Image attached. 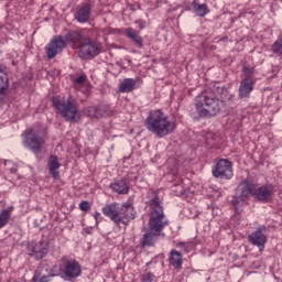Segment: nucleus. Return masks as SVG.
Returning a JSON list of instances; mask_svg holds the SVG:
<instances>
[{
    "label": "nucleus",
    "mask_w": 282,
    "mask_h": 282,
    "mask_svg": "<svg viewBox=\"0 0 282 282\" xmlns=\"http://www.w3.org/2000/svg\"><path fill=\"white\" fill-rule=\"evenodd\" d=\"M166 226H169V220L164 215V208L160 205V197L154 196L150 200L149 229L141 240V246L143 248L155 246L158 237L162 235V230H164Z\"/></svg>",
    "instance_id": "nucleus-1"
},
{
    "label": "nucleus",
    "mask_w": 282,
    "mask_h": 282,
    "mask_svg": "<svg viewBox=\"0 0 282 282\" xmlns=\"http://www.w3.org/2000/svg\"><path fill=\"white\" fill-rule=\"evenodd\" d=\"M66 41L70 42L73 50H78L79 57L83 61H90L102 54V43L98 40L90 39L78 31H69L66 34Z\"/></svg>",
    "instance_id": "nucleus-2"
},
{
    "label": "nucleus",
    "mask_w": 282,
    "mask_h": 282,
    "mask_svg": "<svg viewBox=\"0 0 282 282\" xmlns=\"http://www.w3.org/2000/svg\"><path fill=\"white\" fill-rule=\"evenodd\" d=\"M101 213L118 227H120V224L129 226V221L135 219L137 215L135 207L131 202H126L121 205L120 203L107 204L101 208Z\"/></svg>",
    "instance_id": "nucleus-3"
},
{
    "label": "nucleus",
    "mask_w": 282,
    "mask_h": 282,
    "mask_svg": "<svg viewBox=\"0 0 282 282\" xmlns=\"http://www.w3.org/2000/svg\"><path fill=\"white\" fill-rule=\"evenodd\" d=\"M177 124L174 120L169 119V116L162 110H152L145 119V129L158 138H165L176 129Z\"/></svg>",
    "instance_id": "nucleus-4"
},
{
    "label": "nucleus",
    "mask_w": 282,
    "mask_h": 282,
    "mask_svg": "<svg viewBox=\"0 0 282 282\" xmlns=\"http://www.w3.org/2000/svg\"><path fill=\"white\" fill-rule=\"evenodd\" d=\"M224 100L203 94L196 97L195 110L198 118H213L221 111Z\"/></svg>",
    "instance_id": "nucleus-5"
},
{
    "label": "nucleus",
    "mask_w": 282,
    "mask_h": 282,
    "mask_svg": "<svg viewBox=\"0 0 282 282\" xmlns=\"http://www.w3.org/2000/svg\"><path fill=\"white\" fill-rule=\"evenodd\" d=\"M53 107L66 120V122H80V112L78 111V102L69 96L66 100H61L58 97L52 98Z\"/></svg>",
    "instance_id": "nucleus-6"
},
{
    "label": "nucleus",
    "mask_w": 282,
    "mask_h": 282,
    "mask_svg": "<svg viewBox=\"0 0 282 282\" xmlns=\"http://www.w3.org/2000/svg\"><path fill=\"white\" fill-rule=\"evenodd\" d=\"M23 147L32 151L35 155H39L43 147H45V137L39 130L28 129L24 133Z\"/></svg>",
    "instance_id": "nucleus-7"
},
{
    "label": "nucleus",
    "mask_w": 282,
    "mask_h": 282,
    "mask_svg": "<svg viewBox=\"0 0 282 282\" xmlns=\"http://www.w3.org/2000/svg\"><path fill=\"white\" fill-rule=\"evenodd\" d=\"M59 272L66 275L67 279H78V276L83 274V269L78 261L69 259L67 257H63L61 259Z\"/></svg>",
    "instance_id": "nucleus-8"
},
{
    "label": "nucleus",
    "mask_w": 282,
    "mask_h": 282,
    "mask_svg": "<svg viewBox=\"0 0 282 282\" xmlns=\"http://www.w3.org/2000/svg\"><path fill=\"white\" fill-rule=\"evenodd\" d=\"M72 45L70 41H67V35L63 37V35H55L50 43L46 45V56L52 59L56 57L57 54H61L65 47Z\"/></svg>",
    "instance_id": "nucleus-9"
},
{
    "label": "nucleus",
    "mask_w": 282,
    "mask_h": 282,
    "mask_svg": "<svg viewBox=\"0 0 282 282\" xmlns=\"http://www.w3.org/2000/svg\"><path fill=\"white\" fill-rule=\"evenodd\" d=\"M238 191L240 196L235 197L232 200L236 213H239L240 206H243L250 196L254 197V184L241 183L238 186Z\"/></svg>",
    "instance_id": "nucleus-10"
},
{
    "label": "nucleus",
    "mask_w": 282,
    "mask_h": 282,
    "mask_svg": "<svg viewBox=\"0 0 282 282\" xmlns=\"http://www.w3.org/2000/svg\"><path fill=\"white\" fill-rule=\"evenodd\" d=\"M26 251L30 257H33L36 261H41V259L47 257L50 245L45 240L31 241L28 243Z\"/></svg>",
    "instance_id": "nucleus-11"
},
{
    "label": "nucleus",
    "mask_w": 282,
    "mask_h": 282,
    "mask_svg": "<svg viewBox=\"0 0 282 282\" xmlns=\"http://www.w3.org/2000/svg\"><path fill=\"white\" fill-rule=\"evenodd\" d=\"M213 175L214 177H220V180H231L232 163L226 159H220L213 170Z\"/></svg>",
    "instance_id": "nucleus-12"
},
{
    "label": "nucleus",
    "mask_w": 282,
    "mask_h": 282,
    "mask_svg": "<svg viewBox=\"0 0 282 282\" xmlns=\"http://www.w3.org/2000/svg\"><path fill=\"white\" fill-rule=\"evenodd\" d=\"M272 195H274V186L272 185H262L253 187V197L258 199V202H262L263 204H268L270 199H272Z\"/></svg>",
    "instance_id": "nucleus-13"
},
{
    "label": "nucleus",
    "mask_w": 282,
    "mask_h": 282,
    "mask_svg": "<svg viewBox=\"0 0 282 282\" xmlns=\"http://www.w3.org/2000/svg\"><path fill=\"white\" fill-rule=\"evenodd\" d=\"M263 230H265V226L259 227L248 237L250 243H252V246H257L260 252H263V250L265 249V243H268V237H265Z\"/></svg>",
    "instance_id": "nucleus-14"
},
{
    "label": "nucleus",
    "mask_w": 282,
    "mask_h": 282,
    "mask_svg": "<svg viewBox=\"0 0 282 282\" xmlns=\"http://www.w3.org/2000/svg\"><path fill=\"white\" fill-rule=\"evenodd\" d=\"M91 17V4L84 2L77 7L75 19L78 23H87Z\"/></svg>",
    "instance_id": "nucleus-15"
},
{
    "label": "nucleus",
    "mask_w": 282,
    "mask_h": 282,
    "mask_svg": "<svg viewBox=\"0 0 282 282\" xmlns=\"http://www.w3.org/2000/svg\"><path fill=\"white\" fill-rule=\"evenodd\" d=\"M47 167L48 173L53 177V180H58L61 177V172H58V169H61V162H58V156L54 154L50 155L47 160Z\"/></svg>",
    "instance_id": "nucleus-16"
},
{
    "label": "nucleus",
    "mask_w": 282,
    "mask_h": 282,
    "mask_svg": "<svg viewBox=\"0 0 282 282\" xmlns=\"http://www.w3.org/2000/svg\"><path fill=\"white\" fill-rule=\"evenodd\" d=\"M254 79H242L239 86V98H249L254 90Z\"/></svg>",
    "instance_id": "nucleus-17"
},
{
    "label": "nucleus",
    "mask_w": 282,
    "mask_h": 282,
    "mask_svg": "<svg viewBox=\"0 0 282 282\" xmlns=\"http://www.w3.org/2000/svg\"><path fill=\"white\" fill-rule=\"evenodd\" d=\"M124 34L128 39H130V41L134 43V45H137V47H139V50L144 47V40L142 39L140 32L135 31V29L128 28L124 30Z\"/></svg>",
    "instance_id": "nucleus-18"
},
{
    "label": "nucleus",
    "mask_w": 282,
    "mask_h": 282,
    "mask_svg": "<svg viewBox=\"0 0 282 282\" xmlns=\"http://www.w3.org/2000/svg\"><path fill=\"white\" fill-rule=\"evenodd\" d=\"M110 188L113 193H117V195H127L129 193V185L124 178L111 183Z\"/></svg>",
    "instance_id": "nucleus-19"
},
{
    "label": "nucleus",
    "mask_w": 282,
    "mask_h": 282,
    "mask_svg": "<svg viewBox=\"0 0 282 282\" xmlns=\"http://www.w3.org/2000/svg\"><path fill=\"white\" fill-rule=\"evenodd\" d=\"M12 213H14V206H9L0 210V230L10 224V219H12Z\"/></svg>",
    "instance_id": "nucleus-20"
},
{
    "label": "nucleus",
    "mask_w": 282,
    "mask_h": 282,
    "mask_svg": "<svg viewBox=\"0 0 282 282\" xmlns=\"http://www.w3.org/2000/svg\"><path fill=\"white\" fill-rule=\"evenodd\" d=\"M193 11L196 17L204 18L206 14H210V9H208V4L199 3V1L194 0L192 2Z\"/></svg>",
    "instance_id": "nucleus-21"
},
{
    "label": "nucleus",
    "mask_w": 282,
    "mask_h": 282,
    "mask_svg": "<svg viewBox=\"0 0 282 282\" xmlns=\"http://www.w3.org/2000/svg\"><path fill=\"white\" fill-rule=\"evenodd\" d=\"M137 82L133 78H124L119 85L121 94H131L135 89Z\"/></svg>",
    "instance_id": "nucleus-22"
},
{
    "label": "nucleus",
    "mask_w": 282,
    "mask_h": 282,
    "mask_svg": "<svg viewBox=\"0 0 282 282\" xmlns=\"http://www.w3.org/2000/svg\"><path fill=\"white\" fill-rule=\"evenodd\" d=\"M169 261H170V265H173L175 270L182 269L183 257H182V253L178 252L177 250L173 249L170 252Z\"/></svg>",
    "instance_id": "nucleus-23"
},
{
    "label": "nucleus",
    "mask_w": 282,
    "mask_h": 282,
    "mask_svg": "<svg viewBox=\"0 0 282 282\" xmlns=\"http://www.w3.org/2000/svg\"><path fill=\"white\" fill-rule=\"evenodd\" d=\"M196 246H199V239L194 238L189 240L188 242H180L177 245L178 248H182L185 252H191V250H194Z\"/></svg>",
    "instance_id": "nucleus-24"
},
{
    "label": "nucleus",
    "mask_w": 282,
    "mask_h": 282,
    "mask_svg": "<svg viewBox=\"0 0 282 282\" xmlns=\"http://www.w3.org/2000/svg\"><path fill=\"white\" fill-rule=\"evenodd\" d=\"M243 80H254V67L248 65L242 66Z\"/></svg>",
    "instance_id": "nucleus-25"
},
{
    "label": "nucleus",
    "mask_w": 282,
    "mask_h": 282,
    "mask_svg": "<svg viewBox=\"0 0 282 282\" xmlns=\"http://www.w3.org/2000/svg\"><path fill=\"white\" fill-rule=\"evenodd\" d=\"M6 89H8V74L0 70V94L3 95Z\"/></svg>",
    "instance_id": "nucleus-26"
},
{
    "label": "nucleus",
    "mask_w": 282,
    "mask_h": 282,
    "mask_svg": "<svg viewBox=\"0 0 282 282\" xmlns=\"http://www.w3.org/2000/svg\"><path fill=\"white\" fill-rule=\"evenodd\" d=\"M104 116H109V110L105 106H96L95 118L100 119Z\"/></svg>",
    "instance_id": "nucleus-27"
},
{
    "label": "nucleus",
    "mask_w": 282,
    "mask_h": 282,
    "mask_svg": "<svg viewBox=\"0 0 282 282\" xmlns=\"http://www.w3.org/2000/svg\"><path fill=\"white\" fill-rule=\"evenodd\" d=\"M273 54H282V37H279L272 45Z\"/></svg>",
    "instance_id": "nucleus-28"
},
{
    "label": "nucleus",
    "mask_w": 282,
    "mask_h": 282,
    "mask_svg": "<svg viewBox=\"0 0 282 282\" xmlns=\"http://www.w3.org/2000/svg\"><path fill=\"white\" fill-rule=\"evenodd\" d=\"M84 115L87 116L88 118H96V107L88 106L84 108Z\"/></svg>",
    "instance_id": "nucleus-29"
},
{
    "label": "nucleus",
    "mask_w": 282,
    "mask_h": 282,
    "mask_svg": "<svg viewBox=\"0 0 282 282\" xmlns=\"http://www.w3.org/2000/svg\"><path fill=\"white\" fill-rule=\"evenodd\" d=\"M52 276H58V271H56V267L53 268V273L51 274ZM51 275H43L40 279V282H50Z\"/></svg>",
    "instance_id": "nucleus-30"
},
{
    "label": "nucleus",
    "mask_w": 282,
    "mask_h": 282,
    "mask_svg": "<svg viewBox=\"0 0 282 282\" xmlns=\"http://www.w3.org/2000/svg\"><path fill=\"white\" fill-rule=\"evenodd\" d=\"M153 279H155V275L151 272L144 273L142 275V282H153Z\"/></svg>",
    "instance_id": "nucleus-31"
},
{
    "label": "nucleus",
    "mask_w": 282,
    "mask_h": 282,
    "mask_svg": "<svg viewBox=\"0 0 282 282\" xmlns=\"http://www.w3.org/2000/svg\"><path fill=\"white\" fill-rule=\"evenodd\" d=\"M89 208H91V205H89V202H87V200H83L79 204V209L83 210L84 213H87V210H89Z\"/></svg>",
    "instance_id": "nucleus-32"
},
{
    "label": "nucleus",
    "mask_w": 282,
    "mask_h": 282,
    "mask_svg": "<svg viewBox=\"0 0 282 282\" xmlns=\"http://www.w3.org/2000/svg\"><path fill=\"white\" fill-rule=\"evenodd\" d=\"M93 217H94V219L96 221V226H98V224H100L102 221V219H104L102 215L99 212H95L93 214Z\"/></svg>",
    "instance_id": "nucleus-33"
},
{
    "label": "nucleus",
    "mask_w": 282,
    "mask_h": 282,
    "mask_svg": "<svg viewBox=\"0 0 282 282\" xmlns=\"http://www.w3.org/2000/svg\"><path fill=\"white\" fill-rule=\"evenodd\" d=\"M135 25H138L139 30H144V28H147V21L144 20H137Z\"/></svg>",
    "instance_id": "nucleus-34"
},
{
    "label": "nucleus",
    "mask_w": 282,
    "mask_h": 282,
    "mask_svg": "<svg viewBox=\"0 0 282 282\" xmlns=\"http://www.w3.org/2000/svg\"><path fill=\"white\" fill-rule=\"evenodd\" d=\"M75 83H77V85H83V83H85V76H79L75 79Z\"/></svg>",
    "instance_id": "nucleus-35"
},
{
    "label": "nucleus",
    "mask_w": 282,
    "mask_h": 282,
    "mask_svg": "<svg viewBox=\"0 0 282 282\" xmlns=\"http://www.w3.org/2000/svg\"><path fill=\"white\" fill-rule=\"evenodd\" d=\"M10 173H17V167H11Z\"/></svg>",
    "instance_id": "nucleus-36"
},
{
    "label": "nucleus",
    "mask_w": 282,
    "mask_h": 282,
    "mask_svg": "<svg viewBox=\"0 0 282 282\" xmlns=\"http://www.w3.org/2000/svg\"><path fill=\"white\" fill-rule=\"evenodd\" d=\"M220 41H228V36L220 39Z\"/></svg>",
    "instance_id": "nucleus-37"
}]
</instances>
